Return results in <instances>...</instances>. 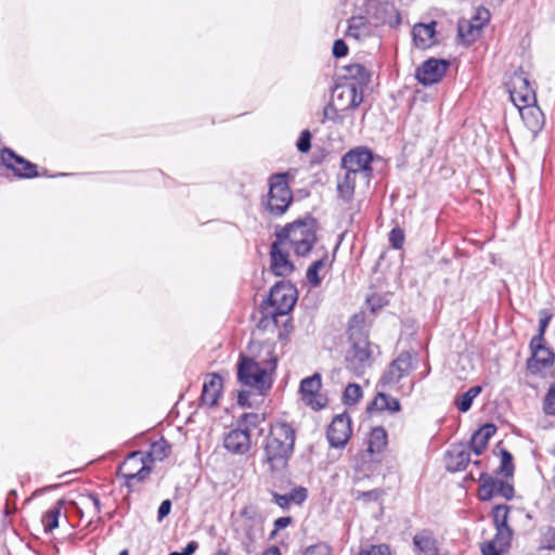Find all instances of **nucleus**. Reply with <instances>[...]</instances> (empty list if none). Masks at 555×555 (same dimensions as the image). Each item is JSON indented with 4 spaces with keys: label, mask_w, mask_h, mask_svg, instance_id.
I'll use <instances>...</instances> for the list:
<instances>
[{
    "label": "nucleus",
    "mask_w": 555,
    "mask_h": 555,
    "mask_svg": "<svg viewBox=\"0 0 555 555\" xmlns=\"http://www.w3.org/2000/svg\"><path fill=\"white\" fill-rule=\"evenodd\" d=\"M504 0H491V2L495 3V4H500L502 3Z\"/></svg>",
    "instance_id": "052dcab7"
},
{
    "label": "nucleus",
    "mask_w": 555,
    "mask_h": 555,
    "mask_svg": "<svg viewBox=\"0 0 555 555\" xmlns=\"http://www.w3.org/2000/svg\"><path fill=\"white\" fill-rule=\"evenodd\" d=\"M417 555H439V547L434 534L428 530L417 532L413 538Z\"/></svg>",
    "instance_id": "412c9836"
},
{
    "label": "nucleus",
    "mask_w": 555,
    "mask_h": 555,
    "mask_svg": "<svg viewBox=\"0 0 555 555\" xmlns=\"http://www.w3.org/2000/svg\"><path fill=\"white\" fill-rule=\"evenodd\" d=\"M413 369V357L409 352L400 353L388 366L387 371L379 379L383 388L399 383Z\"/></svg>",
    "instance_id": "f8f14e48"
},
{
    "label": "nucleus",
    "mask_w": 555,
    "mask_h": 555,
    "mask_svg": "<svg viewBox=\"0 0 555 555\" xmlns=\"http://www.w3.org/2000/svg\"><path fill=\"white\" fill-rule=\"evenodd\" d=\"M495 431L496 427L493 424H485L474 433L470 439V448L476 455H480L483 452Z\"/></svg>",
    "instance_id": "b1692460"
},
{
    "label": "nucleus",
    "mask_w": 555,
    "mask_h": 555,
    "mask_svg": "<svg viewBox=\"0 0 555 555\" xmlns=\"http://www.w3.org/2000/svg\"><path fill=\"white\" fill-rule=\"evenodd\" d=\"M170 453V446L165 439H159L151 444L149 454L145 456L149 461H162Z\"/></svg>",
    "instance_id": "7c9ffc66"
},
{
    "label": "nucleus",
    "mask_w": 555,
    "mask_h": 555,
    "mask_svg": "<svg viewBox=\"0 0 555 555\" xmlns=\"http://www.w3.org/2000/svg\"><path fill=\"white\" fill-rule=\"evenodd\" d=\"M270 270L276 276H287L295 270V266L289 259L286 245L278 237L270 248Z\"/></svg>",
    "instance_id": "ddd939ff"
},
{
    "label": "nucleus",
    "mask_w": 555,
    "mask_h": 555,
    "mask_svg": "<svg viewBox=\"0 0 555 555\" xmlns=\"http://www.w3.org/2000/svg\"><path fill=\"white\" fill-rule=\"evenodd\" d=\"M289 495V501L295 502L297 504H301L307 499V490L305 488L294 489Z\"/></svg>",
    "instance_id": "49530a36"
},
{
    "label": "nucleus",
    "mask_w": 555,
    "mask_h": 555,
    "mask_svg": "<svg viewBox=\"0 0 555 555\" xmlns=\"http://www.w3.org/2000/svg\"><path fill=\"white\" fill-rule=\"evenodd\" d=\"M169 555H178V552H173V553H171V554H169Z\"/></svg>",
    "instance_id": "0e129e2a"
},
{
    "label": "nucleus",
    "mask_w": 555,
    "mask_h": 555,
    "mask_svg": "<svg viewBox=\"0 0 555 555\" xmlns=\"http://www.w3.org/2000/svg\"><path fill=\"white\" fill-rule=\"evenodd\" d=\"M215 555H228V554L223 551H218Z\"/></svg>",
    "instance_id": "680f3d73"
},
{
    "label": "nucleus",
    "mask_w": 555,
    "mask_h": 555,
    "mask_svg": "<svg viewBox=\"0 0 555 555\" xmlns=\"http://www.w3.org/2000/svg\"><path fill=\"white\" fill-rule=\"evenodd\" d=\"M296 300V288L289 282L280 281L270 291L268 314L274 320L278 315H285L294 308Z\"/></svg>",
    "instance_id": "423d86ee"
},
{
    "label": "nucleus",
    "mask_w": 555,
    "mask_h": 555,
    "mask_svg": "<svg viewBox=\"0 0 555 555\" xmlns=\"http://www.w3.org/2000/svg\"><path fill=\"white\" fill-rule=\"evenodd\" d=\"M530 349L531 357L527 362V367L532 374H540L553 365L554 354L544 346V340L538 343L535 339H531Z\"/></svg>",
    "instance_id": "f3484780"
},
{
    "label": "nucleus",
    "mask_w": 555,
    "mask_h": 555,
    "mask_svg": "<svg viewBox=\"0 0 555 555\" xmlns=\"http://www.w3.org/2000/svg\"><path fill=\"white\" fill-rule=\"evenodd\" d=\"M347 53H348V47L345 43V41L341 39L336 40L333 46V55L335 57H343V56H346Z\"/></svg>",
    "instance_id": "de8ad7c7"
},
{
    "label": "nucleus",
    "mask_w": 555,
    "mask_h": 555,
    "mask_svg": "<svg viewBox=\"0 0 555 555\" xmlns=\"http://www.w3.org/2000/svg\"><path fill=\"white\" fill-rule=\"evenodd\" d=\"M369 411H389L391 413L398 412L400 410V403L396 398L385 395L384 392H378L375 399L372 401Z\"/></svg>",
    "instance_id": "cd10ccee"
},
{
    "label": "nucleus",
    "mask_w": 555,
    "mask_h": 555,
    "mask_svg": "<svg viewBox=\"0 0 555 555\" xmlns=\"http://www.w3.org/2000/svg\"><path fill=\"white\" fill-rule=\"evenodd\" d=\"M508 92L516 107L537 103L535 91L522 74H515L513 76Z\"/></svg>",
    "instance_id": "4468645a"
},
{
    "label": "nucleus",
    "mask_w": 555,
    "mask_h": 555,
    "mask_svg": "<svg viewBox=\"0 0 555 555\" xmlns=\"http://www.w3.org/2000/svg\"><path fill=\"white\" fill-rule=\"evenodd\" d=\"M387 446V433L383 427H375L371 430L367 451L372 454L380 453Z\"/></svg>",
    "instance_id": "c85d7f7f"
},
{
    "label": "nucleus",
    "mask_w": 555,
    "mask_h": 555,
    "mask_svg": "<svg viewBox=\"0 0 555 555\" xmlns=\"http://www.w3.org/2000/svg\"><path fill=\"white\" fill-rule=\"evenodd\" d=\"M435 23L418 24L413 27V41L420 49H427L434 43Z\"/></svg>",
    "instance_id": "a878e982"
},
{
    "label": "nucleus",
    "mask_w": 555,
    "mask_h": 555,
    "mask_svg": "<svg viewBox=\"0 0 555 555\" xmlns=\"http://www.w3.org/2000/svg\"><path fill=\"white\" fill-rule=\"evenodd\" d=\"M502 551L499 550L498 546H494L492 543L488 542L482 545L481 553L482 555H500Z\"/></svg>",
    "instance_id": "3c124183"
},
{
    "label": "nucleus",
    "mask_w": 555,
    "mask_h": 555,
    "mask_svg": "<svg viewBox=\"0 0 555 555\" xmlns=\"http://www.w3.org/2000/svg\"><path fill=\"white\" fill-rule=\"evenodd\" d=\"M198 547V544L196 541H191L186 544L184 551L182 553H178V555H191L193 554Z\"/></svg>",
    "instance_id": "5fc2aeb1"
},
{
    "label": "nucleus",
    "mask_w": 555,
    "mask_h": 555,
    "mask_svg": "<svg viewBox=\"0 0 555 555\" xmlns=\"http://www.w3.org/2000/svg\"><path fill=\"white\" fill-rule=\"evenodd\" d=\"M2 164L14 171L21 178H33L37 176L36 165L16 155L10 149H3L1 152Z\"/></svg>",
    "instance_id": "6ab92c4d"
},
{
    "label": "nucleus",
    "mask_w": 555,
    "mask_h": 555,
    "mask_svg": "<svg viewBox=\"0 0 555 555\" xmlns=\"http://www.w3.org/2000/svg\"><path fill=\"white\" fill-rule=\"evenodd\" d=\"M291 517H280L274 521V527L276 530H281L286 528L291 524Z\"/></svg>",
    "instance_id": "864d4df0"
},
{
    "label": "nucleus",
    "mask_w": 555,
    "mask_h": 555,
    "mask_svg": "<svg viewBox=\"0 0 555 555\" xmlns=\"http://www.w3.org/2000/svg\"><path fill=\"white\" fill-rule=\"evenodd\" d=\"M151 473V467L146 463V457L142 452H132L118 467V475L125 478L126 486L132 487L135 482L146 479Z\"/></svg>",
    "instance_id": "0eeeda50"
},
{
    "label": "nucleus",
    "mask_w": 555,
    "mask_h": 555,
    "mask_svg": "<svg viewBox=\"0 0 555 555\" xmlns=\"http://www.w3.org/2000/svg\"><path fill=\"white\" fill-rule=\"evenodd\" d=\"M482 391L481 386L470 387L466 392L459 396L455 400V405L461 412H467L473 404L474 399Z\"/></svg>",
    "instance_id": "c756f323"
},
{
    "label": "nucleus",
    "mask_w": 555,
    "mask_h": 555,
    "mask_svg": "<svg viewBox=\"0 0 555 555\" xmlns=\"http://www.w3.org/2000/svg\"><path fill=\"white\" fill-rule=\"evenodd\" d=\"M338 109L347 113L357 108L363 101V90L356 83H339L333 89L332 99Z\"/></svg>",
    "instance_id": "6e6552de"
},
{
    "label": "nucleus",
    "mask_w": 555,
    "mask_h": 555,
    "mask_svg": "<svg viewBox=\"0 0 555 555\" xmlns=\"http://www.w3.org/2000/svg\"><path fill=\"white\" fill-rule=\"evenodd\" d=\"M358 555H390V551L385 544L371 545L367 548L361 550Z\"/></svg>",
    "instance_id": "37998d69"
},
{
    "label": "nucleus",
    "mask_w": 555,
    "mask_h": 555,
    "mask_svg": "<svg viewBox=\"0 0 555 555\" xmlns=\"http://www.w3.org/2000/svg\"><path fill=\"white\" fill-rule=\"evenodd\" d=\"M384 494H385L384 490L378 489V488L369 490V491H360V490L353 491V498L358 501H363L365 503L378 502Z\"/></svg>",
    "instance_id": "c9c22d12"
},
{
    "label": "nucleus",
    "mask_w": 555,
    "mask_h": 555,
    "mask_svg": "<svg viewBox=\"0 0 555 555\" xmlns=\"http://www.w3.org/2000/svg\"><path fill=\"white\" fill-rule=\"evenodd\" d=\"M87 504H90V506L93 508L95 514L100 513L101 504H100V500H99L98 495L89 494L87 498Z\"/></svg>",
    "instance_id": "603ef678"
},
{
    "label": "nucleus",
    "mask_w": 555,
    "mask_h": 555,
    "mask_svg": "<svg viewBox=\"0 0 555 555\" xmlns=\"http://www.w3.org/2000/svg\"><path fill=\"white\" fill-rule=\"evenodd\" d=\"M520 116L532 132H538L544 125V115L542 111L535 104L524 105V107H517Z\"/></svg>",
    "instance_id": "5701e85b"
},
{
    "label": "nucleus",
    "mask_w": 555,
    "mask_h": 555,
    "mask_svg": "<svg viewBox=\"0 0 555 555\" xmlns=\"http://www.w3.org/2000/svg\"><path fill=\"white\" fill-rule=\"evenodd\" d=\"M543 410L547 415L555 416V387H551L543 401Z\"/></svg>",
    "instance_id": "a19ab883"
},
{
    "label": "nucleus",
    "mask_w": 555,
    "mask_h": 555,
    "mask_svg": "<svg viewBox=\"0 0 555 555\" xmlns=\"http://www.w3.org/2000/svg\"><path fill=\"white\" fill-rule=\"evenodd\" d=\"M261 555H281L279 547L271 546L266 550Z\"/></svg>",
    "instance_id": "4d7b16f0"
},
{
    "label": "nucleus",
    "mask_w": 555,
    "mask_h": 555,
    "mask_svg": "<svg viewBox=\"0 0 555 555\" xmlns=\"http://www.w3.org/2000/svg\"><path fill=\"white\" fill-rule=\"evenodd\" d=\"M222 386V378L218 374H211L209 380L203 386L201 396L202 404L209 408L215 406L218 403Z\"/></svg>",
    "instance_id": "4be33fe9"
},
{
    "label": "nucleus",
    "mask_w": 555,
    "mask_h": 555,
    "mask_svg": "<svg viewBox=\"0 0 555 555\" xmlns=\"http://www.w3.org/2000/svg\"><path fill=\"white\" fill-rule=\"evenodd\" d=\"M470 454L464 446L453 447L448 452L447 468L451 472L465 469L470 461Z\"/></svg>",
    "instance_id": "393cba45"
},
{
    "label": "nucleus",
    "mask_w": 555,
    "mask_h": 555,
    "mask_svg": "<svg viewBox=\"0 0 555 555\" xmlns=\"http://www.w3.org/2000/svg\"><path fill=\"white\" fill-rule=\"evenodd\" d=\"M248 398L249 393L247 391H241L237 396V403L241 406H247L248 405Z\"/></svg>",
    "instance_id": "6e6d98bb"
},
{
    "label": "nucleus",
    "mask_w": 555,
    "mask_h": 555,
    "mask_svg": "<svg viewBox=\"0 0 555 555\" xmlns=\"http://www.w3.org/2000/svg\"><path fill=\"white\" fill-rule=\"evenodd\" d=\"M119 555H129L127 550H124L119 553Z\"/></svg>",
    "instance_id": "e2e57ef3"
},
{
    "label": "nucleus",
    "mask_w": 555,
    "mask_h": 555,
    "mask_svg": "<svg viewBox=\"0 0 555 555\" xmlns=\"http://www.w3.org/2000/svg\"><path fill=\"white\" fill-rule=\"evenodd\" d=\"M481 485L478 490L480 500L489 501L495 496L511 500L514 496V487L507 481L487 474L480 476Z\"/></svg>",
    "instance_id": "1a4fd4ad"
},
{
    "label": "nucleus",
    "mask_w": 555,
    "mask_h": 555,
    "mask_svg": "<svg viewBox=\"0 0 555 555\" xmlns=\"http://www.w3.org/2000/svg\"><path fill=\"white\" fill-rule=\"evenodd\" d=\"M170 511H171V501L164 500L158 507V514H157L158 521H162L166 516H168Z\"/></svg>",
    "instance_id": "09e8293b"
},
{
    "label": "nucleus",
    "mask_w": 555,
    "mask_h": 555,
    "mask_svg": "<svg viewBox=\"0 0 555 555\" xmlns=\"http://www.w3.org/2000/svg\"><path fill=\"white\" fill-rule=\"evenodd\" d=\"M331 120L337 125H343L345 121V113L338 109L333 101H331L323 109V119Z\"/></svg>",
    "instance_id": "72a5a7b5"
},
{
    "label": "nucleus",
    "mask_w": 555,
    "mask_h": 555,
    "mask_svg": "<svg viewBox=\"0 0 555 555\" xmlns=\"http://www.w3.org/2000/svg\"><path fill=\"white\" fill-rule=\"evenodd\" d=\"M449 65L446 60L428 59L416 68V79L423 86L434 85L444 76Z\"/></svg>",
    "instance_id": "dca6fc26"
},
{
    "label": "nucleus",
    "mask_w": 555,
    "mask_h": 555,
    "mask_svg": "<svg viewBox=\"0 0 555 555\" xmlns=\"http://www.w3.org/2000/svg\"><path fill=\"white\" fill-rule=\"evenodd\" d=\"M317 221L313 218L296 220L276 231L275 236L289 245L298 257L307 256L318 242Z\"/></svg>",
    "instance_id": "7ed1b4c3"
},
{
    "label": "nucleus",
    "mask_w": 555,
    "mask_h": 555,
    "mask_svg": "<svg viewBox=\"0 0 555 555\" xmlns=\"http://www.w3.org/2000/svg\"><path fill=\"white\" fill-rule=\"evenodd\" d=\"M61 515L60 507H53L47 511L42 517V524L47 532L52 531L59 527V517Z\"/></svg>",
    "instance_id": "f704fd0d"
},
{
    "label": "nucleus",
    "mask_w": 555,
    "mask_h": 555,
    "mask_svg": "<svg viewBox=\"0 0 555 555\" xmlns=\"http://www.w3.org/2000/svg\"><path fill=\"white\" fill-rule=\"evenodd\" d=\"M293 194L287 183L285 173H276L270 177L269 191L263 199L266 209L273 216H282L289 207Z\"/></svg>",
    "instance_id": "20e7f679"
},
{
    "label": "nucleus",
    "mask_w": 555,
    "mask_h": 555,
    "mask_svg": "<svg viewBox=\"0 0 555 555\" xmlns=\"http://www.w3.org/2000/svg\"><path fill=\"white\" fill-rule=\"evenodd\" d=\"M513 470L512 455L507 451H502L500 472L504 474L505 477H509L513 475Z\"/></svg>",
    "instance_id": "79ce46f5"
},
{
    "label": "nucleus",
    "mask_w": 555,
    "mask_h": 555,
    "mask_svg": "<svg viewBox=\"0 0 555 555\" xmlns=\"http://www.w3.org/2000/svg\"><path fill=\"white\" fill-rule=\"evenodd\" d=\"M362 398V389L358 384H349L344 391L345 404H356Z\"/></svg>",
    "instance_id": "e433bc0d"
},
{
    "label": "nucleus",
    "mask_w": 555,
    "mask_h": 555,
    "mask_svg": "<svg viewBox=\"0 0 555 555\" xmlns=\"http://www.w3.org/2000/svg\"><path fill=\"white\" fill-rule=\"evenodd\" d=\"M347 36L358 38L359 37L358 28L353 25H350L348 28V31H347Z\"/></svg>",
    "instance_id": "13d9d810"
},
{
    "label": "nucleus",
    "mask_w": 555,
    "mask_h": 555,
    "mask_svg": "<svg viewBox=\"0 0 555 555\" xmlns=\"http://www.w3.org/2000/svg\"><path fill=\"white\" fill-rule=\"evenodd\" d=\"M352 434L350 418L345 415H336L327 428V440L334 448H343Z\"/></svg>",
    "instance_id": "a211bd4d"
},
{
    "label": "nucleus",
    "mask_w": 555,
    "mask_h": 555,
    "mask_svg": "<svg viewBox=\"0 0 555 555\" xmlns=\"http://www.w3.org/2000/svg\"><path fill=\"white\" fill-rule=\"evenodd\" d=\"M224 448L234 454H245L250 449V434L247 429H233L223 438Z\"/></svg>",
    "instance_id": "aec40b11"
},
{
    "label": "nucleus",
    "mask_w": 555,
    "mask_h": 555,
    "mask_svg": "<svg viewBox=\"0 0 555 555\" xmlns=\"http://www.w3.org/2000/svg\"><path fill=\"white\" fill-rule=\"evenodd\" d=\"M266 357L241 356L237 363L238 380L250 388L263 393L272 386V373L275 371L276 358L272 356L270 347L262 348Z\"/></svg>",
    "instance_id": "f03ea898"
},
{
    "label": "nucleus",
    "mask_w": 555,
    "mask_h": 555,
    "mask_svg": "<svg viewBox=\"0 0 555 555\" xmlns=\"http://www.w3.org/2000/svg\"><path fill=\"white\" fill-rule=\"evenodd\" d=\"M350 339L352 346L346 356L347 367L360 376L372 365L373 351L367 337L356 331L353 326H350Z\"/></svg>",
    "instance_id": "39448f33"
},
{
    "label": "nucleus",
    "mask_w": 555,
    "mask_h": 555,
    "mask_svg": "<svg viewBox=\"0 0 555 555\" xmlns=\"http://www.w3.org/2000/svg\"><path fill=\"white\" fill-rule=\"evenodd\" d=\"M551 319H552V314L548 313L547 311L542 310L540 312L539 333L532 339H535V341H538V343L540 340H544V334H545L546 327L550 324Z\"/></svg>",
    "instance_id": "58836bf2"
},
{
    "label": "nucleus",
    "mask_w": 555,
    "mask_h": 555,
    "mask_svg": "<svg viewBox=\"0 0 555 555\" xmlns=\"http://www.w3.org/2000/svg\"><path fill=\"white\" fill-rule=\"evenodd\" d=\"M508 513L509 507L507 505H496L493 508V522L496 527H508Z\"/></svg>",
    "instance_id": "4c0bfd02"
},
{
    "label": "nucleus",
    "mask_w": 555,
    "mask_h": 555,
    "mask_svg": "<svg viewBox=\"0 0 555 555\" xmlns=\"http://www.w3.org/2000/svg\"><path fill=\"white\" fill-rule=\"evenodd\" d=\"M321 387L322 379L318 373L304 378L300 383L302 400L314 410L323 409L327 404V399L320 393Z\"/></svg>",
    "instance_id": "2eb2a0df"
},
{
    "label": "nucleus",
    "mask_w": 555,
    "mask_h": 555,
    "mask_svg": "<svg viewBox=\"0 0 555 555\" xmlns=\"http://www.w3.org/2000/svg\"><path fill=\"white\" fill-rule=\"evenodd\" d=\"M298 151L306 153L311 147V133L309 130H304L297 141Z\"/></svg>",
    "instance_id": "a18cd8bd"
},
{
    "label": "nucleus",
    "mask_w": 555,
    "mask_h": 555,
    "mask_svg": "<svg viewBox=\"0 0 555 555\" xmlns=\"http://www.w3.org/2000/svg\"><path fill=\"white\" fill-rule=\"evenodd\" d=\"M273 502L276 505H279L280 507L286 508L291 504L289 495L288 494H278V493H274L273 494Z\"/></svg>",
    "instance_id": "8fccbe9b"
},
{
    "label": "nucleus",
    "mask_w": 555,
    "mask_h": 555,
    "mask_svg": "<svg viewBox=\"0 0 555 555\" xmlns=\"http://www.w3.org/2000/svg\"><path fill=\"white\" fill-rule=\"evenodd\" d=\"M296 433L287 423L271 426L262 447V464L272 475L282 474L288 466L294 452Z\"/></svg>",
    "instance_id": "f257e3e1"
},
{
    "label": "nucleus",
    "mask_w": 555,
    "mask_h": 555,
    "mask_svg": "<svg viewBox=\"0 0 555 555\" xmlns=\"http://www.w3.org/2000/svg\"><path fill=\"white\" fill-rule=\"evenodd\" d=\"M304 555H331V548L325 543H318L307 547Z\"/></svg>",
    "instance_id": "c03bdc74"
},
{
    "label": "nucleus",
    "mask_w": 555,
    "mask_h": 555,
    "mask_svg": "<svg viewBox=\"0 0 555 555\" xmlns=\"http://www.w3.org/2000/svg\"><path fill=\"white\" fill-rule=\"evenodd\" d=\"M249 417H251V418H256V417H257V415H255V414H245V418H249Z\"/></svg>",
    "instance_id": "bf43d9fd"
},
{
    "label": "nucleus",
    "mask_w": 555,
    "mask_h": 555,
    "mask_svg": "<svg viewBox=\"0 0 555 555\" xmlns=\"http://www.w3.org/2000/svg\"><path fill=\"white\" fill-rule=\"evenodd\" d=\"M327 258H328L327 253H324V255L320 259L313 261L311 263V266L308 268L306 276H307L308 282L312 286L320 285L321 278L319 276V272H320V270H322L325 267Z\"/></svg>",
    "instance_id": "2f4dec72"
},
{
    "label": "nucleus",
    "mask_w": 555,
    "mask_h": 555,
    "mask_svg": "<svg viewBox=\"0 0 555 555\" xmlns=\"http://www.w3.org/2000/svg\"><path fill=\"white\" fill-rule=\"evenodd\" d=\"M373 154L366 147H356L341 158V171L363 172L372 177Z\"/></svg>",
    "instance_id": "9b49d317"
},
{
    "label": "nucleus",
    "mask_w": 555,
    "mask_h": 555,
    "mask_svg": "<svg viewBox=\"0 0 555 555\" xmlns=\"http://www.w3.org/2000/svg\"><path fill=\"white\" fill-rule=\"evenodd\" d=\"M372 177L363 172L341 171L337 178V191L344 201H351L357 190H365Z\"/></svg>",
    "instance_id": "9d476101"
},
{
    "label": "nucleus",
    "mask_w": 555,
    "mask_h": 555,
    "mask_svg": "<svg viewBox=\"0 0 555 555\" xmlns=\"http://www.w3.org/2000/svg\"><path fill=\"white\" fill-rule=\"evenodd\" d=\"M345 69L346 78L349 80L346 83H356L358 90H363V87L370 82L371 74L365 66L354 63L346 66Z\"/></svg>",
    "instance_id": "bb28decb"
},
{
    "label": "nucleus",
    "mask_w": 555,
    "mask_h": 555,
    "mask_svg": "<svg viewBox=\"0 0 555 555\" xmlns=\"http://www.w3.org/2000/svg\"><path fill=\"white\" fill-rule=\"evenodd\" d=\"M496 533L493 540L489 541L501 551H506L513 538V531L508 527H496Z\"/></svg>",
    "instance_id": "473e14b6"
},
{
    "label": "nucleus",
    "mask_w": 555,
    "mask_h": 555,
    "mask_svg": "<svg viewBox=\"0 0 555 555\" xmlns=\"http://www.w3.org/2000/svg\"><path fill=\"white\" fill-rule=\"evenodd\" d=\"M404 232L400 228H393L389 233V243L390 245L396 248L400 249L402 248L404 244Z\"/></svg>",
    "instance_id": "ea45409f"
}]
</instances>
